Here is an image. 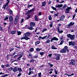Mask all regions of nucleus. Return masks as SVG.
I'll return each instance as SVG.
<instances>
[{
    "instance_id": "obj_33",
    "label": "nucleus",
    "mask_w": 77,
    "mask_h": 77,
    "mask_svg": "<svg viewBox=\"0 0 77 77\" xmlns=\"http://www.w3.org/2000/svg\"><path fill=\"white\" fill-rule=\"evenodd\" d=\"M7 6V5L5 4V5H4L3 7H2V9H4L5 10V8H6V6Z\"/></svg>"
},
{
    "instance_id": "obj_63",
    "label": "nucleus",
    "mask_w": 77,
    "mask_h": 77,
    "mask_svg": "<svg viewBox=\"0 0 77 77\" xmlns=\"http://www.w3.org/2000/svg\"><path fill=\"white\" fill-rule=\"evenodd\" d=\"M32 55L31 54V53H30L29 54V57H31V56H32Z\"/></svg>"
},
{
    "instance_id": "obj_13",
    "label": "nucleus",
    "mask_w": 77,
    "mask_h": 77,
    "mask_svg": "<svg viewBox=\"0 0 77 77\" xmlns=\"http://www.w3.org/2000/svg\"><path fill=\"white\" fill-rule=\"evenodd\" d=\"M57 57L55 58L56 60H59L60 59V56L61 55L60 54H58L57 55Z\"/></svg>"
},
{
    "instance_id": "obj_49",
    "label": "nucleus",
    "mask_w": 77,
    "mask_h": 77,
    "mask_svg": "<svg viewBox=\"0 0 77 77\" xmlns=\"http://www.w3.org/2000/svg\"><path fill=\"white\" fill-rule=\"evenodd\" d=\"M14 50V48H12L10 49V51L11 52L12 51Z\"/></svg>"
},
{
    "instance_id": "obj_25",
    "label": "nucleus",
    "mask_w": 77,
    "mask_h": 77,
    "mask_svg": "<svg viewBox=\"0 0 77 77\" xmlns=\"http://www.w3.org/2000/svg\"><path fill=\"white\" fill-rule=\"evenodd\" d=\"M42 50V48L39 49V48H37L36 49V50L37 51H38V52H39V51H40V50Z\"/></svg>"
},
{
    "instance_id": "obj_40",
    "label": "nucleus",
    "mask_w": 77,
    "mask_h": 77,
    "mask_svg": "<svg viewBox=\"0 0 77 77\" xmlns=\"http://www.w3.org/2000/svg\"><path fill=\"white\" fill-rule=\"evenodd\" d=\"M22 74H21V73L19 72V74L17 75V77H20V76L22 75Z\"/></svg>"
},
{
    "instance_id": "obj_21",
    "label": "nucleus",
    "mask_w": 77,
    "mask_h": 77,
    "mask_svg": "<svg viewBox=\"0 0 77 77\" xmlns=\"http://www.w3.org/2000/svg\"><path fill=\"white\" fill-rule=\"evenodd\" d=\"M14 23L15 24H17L18 23V20H15L14 21Z\"/></svg>"
},
{
    "instance_id": "obj_19",
    "label": "nucleus",
    "mask_w": 77,
    "mask_h": 77,
    "mask_svg": "<svg viewBox=\"0 0 77 77\" xmlns=\"http://www.w3.org/2000/svg\"><path fill=\"white\" fill-rule=\"evenodd\" d=\"M50 42V40L49 39H48L45 42L46 44H49Z\"/></svg>"
},
{
    "instance_id": "obj_8",
    "label": "nucleus",
    "mask_w": 77,
    "mask_h": 77,
    "mask_svg": "<svg viewBox=\"0 0 77 77\" xmlns=\"http://www.w3.org/2000/svg\"><path fill=\"white\" fill-rule=\"evenodd\" d=\"M31 34V33L30 32H28L25 33L24 34V36H30V35Z\"/></svg>"
},
{
    "instance_id": "obj_35",
    "label": "nucleus",
    "mask_w": 77,
    "mask_h": 77,
    "mask_svg": "<svg viewBox=\"0 0 77 77\" xmlns=\"http://www.w3.org/2000/svg\"><path fill=\"white\" fill-rule=\"evenodd\" d=\"M6 9L7 10V11H10V10H11L10 8H9V7H8V6H7V7Z\"/></svg>"
},
{
    "instance_id": "obj_1",
    "label": "nucleus",
    "mask_w": 77,
    "mask_h": 77,
    "mask_svg": "<svg viewBox=\"0 0 77 77\" xmlns=\"http://www.w3.org/2000/svg\"><path fill=\"white\" fill-rule=\"evenodd\" d=\"M67 36L68 38H69L71 40H74L75 39V36L74 35H72L70 34H69L67 35Z\"/></svg>"
},
{
    "instance_id": "obj_5",
    "label": "nucleus",
    "mask_w": 77,
    "mask_h": 77,
    "mask_svg": "<svg viewBox=\"0 0 77 77\" xmlns=\"http://www.w3.org/2000/svg\"><path fill=\"white\" fill-rule=\"evenodd\" d=\"M75 61L74 60H72L71 62L69 63V64L70 65H75V63H76Z\"/></svg>"
},
{
    "instance_id": "obj_27",
    "label": "nucleus",
    "mask_w": 77,
    "mask_h": 77,
    "mask_svg": "<svg viewBox=\"0 0 77 77\" xmlns=\"http://www.w3.org/2000/svg\"><path fill=\"white\" fill-rule=\"evenodd\" d=\"M51 8L53 10H55V11H57V10H56V8H55L53 6L51 7Z\"/></svg>"
},
{
    "instance_id": "obj_15",
    "label": "nucleus",
    "mask_w": 77,
    "mask_h": 77,
    "mask_svg": "<svg viewBox=\"0 0 77 77\" xmlns=\"http://www.w3.org/2000/svg\"><path fill=\"white\" fill-rule=\"evenodd\" d=\"M19 71V72H23V71H22V69L21 68H20L19 67L17 68V71Z\"/></svg>"
},
{
    "instance_id": "obj_32",
    "label": "nucleus",
    "mask_w": 77,
    "mask_h": 77,
    "mask_svg": "<svg viewBox=\"0 0 77 77\" xmlns=\"http://www.w3.org/2000/svg\"><path fill=\"white\" fill-rule=\"evenodd\" d=\"M47 28H45L43 30H42V32L44 33V32L45 31H47Z\"/></svg>"
},
{
    "instance_id": "obj_4",
    "label": "nucleus",
    "mask_w": 77,
    "mask_h": 77,
    "mask_svg": "<svg viewBox=\"0 0 77 77\" xmlns=\"http://www.w3.org/2000/svg\"><path fill=\"white\" fill-rule=\"evenodd\" d=\"M57 32L58 33H59V34H60V33H62L63 32V30H60V27L59 26L57 27Z\"/></svg>"
},
{
    "instance_id": "obj_44",
    "label": "nucleus",
    "mask_w": 77,
    "mask_h": 77,
    "mask_svg": "<svg viewBox=\"0 0 77 77\" xmlns=\"http://www.w3.org/2000/svg\"><path fill=\"white\" fill-rule=\"evenodd\" d=\"M33 50H34V49L33 48H31L30 49V51H33Z\"/></svg>"
},
{
    "instance_id": "obj_17",
    "label": "nucleus",
    "mask_w": 77,
    "mask_h": 77,
    "mask_svg": "<svg viewBox=\"0 0 77 77\" xmlns=\"http://www.w3.org/2000/svg\"><path fill=\"white\" fill-rule=\"evenodd\" d=\"M35 10V8H33L31 10H29L28 11V13H30L31 12H32V11H33Z\"/></svg>"
},
{
    "instance_id": "obj_11",
    "label": "nucleus",
    "mask_w": 77,
    "mask_h": 77,
    "mask_svg": "<svg viewBox=\"0 0 77 77\" xmlns=\"http://www.w3.org/2000/svg\"><path fill=\"white\" fill-rule=\"evenodd\" d=\"M62 6H63V5L62 4L58 5H55V8H62Z\"/></svg>"
},
{
    "instance_id": "obj_53",
    "label": "nucleus",
    "mask_w": 77,
    "mask_h": 77,
    "mask_svg": "<svg viewBox=\"0 0 77 77\" xmlns=\"http://www.w3.org/2000/svg\"><path fill=\"white\" fill-rule=\"evenodd\" d=\"M21 40H23V39H25V36H23L21 38Z\"/></svg>"
},
{
    "instance_id": "obj_46",
    "label": "nucleus",
    "mask_w": 77,
    "mask_h": 77,
    "mask_svg": "<svg viewBox=\"0 0 77 77\" xmlns=\"http://www.w3.org/2000/svg\"><path fill=\"white\" fill-rule=\"evenodd\" d=\"M8 69H9L10 71H12V70L13 69V67H11L9 68Z\"/></svg>"
},
{
    "instance_id": "obj_50",
    "label": "nucleus",
    "mask_w": 77,
    "mask_h": 77,
    "mask_svg": "<svg viewBox=\"0 0 77 77\" xmlns=\"http://www.w3.org/2000/svg\"><path fill=\"white\" fill-rule=\"evenodd\" d=\"M28 8H29V7H32V6H33V5H28Z\"/></svg>"
},
{
    "instance_id": "obj_2",
    "label": "nucleus",
    "mask_w": 77,
    "mask_h": 77,
    "mask_svg": "<svg viewBox=\"0 0 77 77\" xmlns=\"http://www.w3.org/2000/svg\"><path fill=\"white\" fill-rule=\"evenodd\" d=\"M35 26V23L34 22H32L30 23V26L28 28V29L32 30H34V28H33V27Z\"/></svg>"
},
{
    "instance_id": "obj_24",
    "label": "nucleus",
    "mask_w": 77,
    "mask_h": 77,
    "mask_svg": "<svg viewBox=\"0 0 77 77\" xmlns=\"http://www.w3.org/2000/svg\"><path fill=\"white\" fill-rule=\"evenodd\" d=\"M29 39H30V38L28 37L27 36H25V39L26 40H29Z\"/></svg>"
},
{
    "instance_id": "obj_38",
    "label": "nucleus",
    "mask_w": 77,
    "mask_h": 77,
    "mask_svg": "<svg viewBox=\"0 0 77 77\" xmlns=\"http://www.w3.org/2000/svg\"><path fill=\"white\" fill-rule=\"evenodd\" d=\"M48 64L51 67H53V65L50 63H48Z\"/></svg>"
},
{
    "instance_id": "obj_60",
    "label": "nucleus",
    "mask_w": 77,
    "mask_h": 77,
    "mask_svg": "<svg viewBox=\"0 0 77 77\" xmlns=\"http://www.w3.org/2000/svg\"><path fill=\"white\" fill-rule=\"evenodd\" d=\"M52 26H53V24H50L49 25V26L51 27V28Z\"/></svg>"
},
{
    "instance_id": "obj_61",
    "label": "nucleus",
    "mask_w": 77,
    "mask_h": 77,
    "mask_svg": "<svg viewBox=\"0 0 77 77\" xmlns=\"http://www.w3.org/2000/svg\"><path fill=\"white\" fill-rule=\"evenodd\" d=\"M0 27L1 30V31H3V28H2V27H1V26H0Z\"/></svg>"
},
{
    "instance_id": "obj_54",
    "label": "nucleus",
    "mask_w": 77,
    "mask_h": 77,
    "mask_svg": "<svg viewBox=\"0 0 77 77\" xmlns=\"http://www.w3.org/2000/svg\"><path fill=\"white\" fill-rule=\"evenodd\" d=\"M19 56H20L19 57H20V58H21L22 57H23V54H19Z\"/></svg>"
},
{
    "instance_id": "obj_41",
    "label": "nucleus",
    "mask_w": 77,
    "mask_h": 77,
    "mask_svg": "<svg viewBox=\"0 0 77 77\" xmlns=\"http://www.w3.org/2000/svg\"><path fill=\"white\" fill-rule=\"evenodd\" d=\"M72 46H75V43L74 42H72Z\"/></svg>"
},
{
    "instance_id": "obj_34",
    "label": "nucleus",
    "mask_w": 77,
    "mask_h": 77,
    "mask_svg": "<svg viewBox=\"0 0 77 77\" xmlns=\"http://www.w3.org/2000/svg\"><path fill=\"white\" fill-rule=\"evenodd\" d=\"M48 19L49 20H52V17H51V15L49 16Z\"/></svg>"
},
{
    "instance_id": "obj_43",
    "label": "nucleus",
    "mask_w": 77,
    "mask_h": 77,
    "mask_svg": "<svg viewBox=\"0 0 77 77\" xmlns=\"http://www.w3.org/2000/svg\"><path fill=\"white\" fill-rule=\"evenodd\" d=\"M15 20H18V16H17L16 17Z\"/></svg>"
},
{
    "instance_id": "obj_58",
    "label": "nucleus",
    "mask_w": 77,
    "mask_h": 77,
    "mask_svg": "<svg viewBox=\"0 0 77 77\" xmlns=\"http://www.w3.org/2000/svg\"><path fill=\"white\" fill-rule=\"evenodd\" d=\"M1 67H2V68H5V66L4 65H2L1 66Z\"/></svg>"
},
{
    "instance_id": "obj_37",
    "label": "nucleus",
    "mask_w": 77,
    "mask_h": 77,
    "mask_svg": "<svg viewBox=\"0 0 77 77\" xmlns=\"http://www.w3.org/2000/svg\"><path fill=\"white\" fill-rule=\"evenodd\" d=\"M35 61V60L34 59H31L29 60L30 62H33Z\"/></svg>"
},
{
    "instance_id": "obj_7",
    "label": "nucleus",
    "mask_w": 77,
    "mask_h": 77,
    "mask_svg": "<svg viewBox=\"0 0 77 77\" xmlns=\"http://www.w3.org/2000/svg\"><path fill=\"white\" fill-rule=\"evenodd\" d=\"M70 9H71V8L70 7L66 8L65 11V13L66 14H68V13L69 12V10H70Z\"/></svg>"
},
{
    "instance_id": "obj_31",
    "label": "nucleus",
    "mask_w": 77,
    "mask_h": 77,
    "mask_svg": "<svg viewBox=\"0 0 77 77\" xmlns=\"http://www.w3.org/2000/svg\"><path fill=\"white\" fill-rule=\"evenodd\" d=\"M7 1L8 2H7L5 5H7V6H8V4H9V2H10V1L9 0H7Z\"/></svg>"
},
{
    "instance_id": "obj_6",
    "label": "nucleus",
    "mask_w": 77,
    "mask_h": 77,
    "mask_svg": "<svg viewBox=\"0 0 77 77\" xmlns=\"http://www.w3.org/2000/svg\"><path fill=\"white\" fill-rule=\"evenodd\" d=\"M13 71L14 72H16L18 71V68L17 67H14V68H13Z\"/></svg>"
},
{
    "instance_id": "obj_9",
    "label": "nucleus",
    "mask_w": 77,
    "mask_h": 77,
    "mask_svg": "<svg viewBox=\"0 0 77 77\" xmlns=\"http://www.w3.org/2000/svg\"><path fill=\"white\" fill-rule=\"evenodd\" d=\"M60 53H65L66 52V50L65 49H63L60 51Z\"/></svg>"
},
{
    "instance_id": "obj_26",
    "label": "nucleus",
    "mask_w": 77,
    "mask_h": 77,
    "mask_svg": "<svg viewBox=\"0 0 77 77\" xmlns=\"http://www.w3.org/2000/svg\"><path fill=\"white\" fill-rule=\"evenodd\" d=\"M5 66H6V67H7V68H9L10 66L9 64L8 63L5 64Z\"/></svg>"
},
{
    "instance_id": "obj_45",
    "label": "nucleus",
    "mask_w": 77,
    "mask_h": 77,
    "mask_svg": "<svg viewBox=\"0 0 77 77\" xmlns=\"http://www.w3.org/2000/svg\"><path fill=\"white\" fill-rule=\"evenodd\" d=\"M72 42H69V46H71V45H72Z\"/></svg>"
},
{
    "instance_id": "obj_47",
    "label": "nucleus",
    "mask_w": 77,
    "mask_h": 77,
    "mask_svg": "<svg viewBox=\"0 0 77 77\" xmlns=\"http://www.w3.org/2000/svg\"><path fill=\"white\" fill-rule=\"evenodd\" d=\"M38 75L39 77H41V72L38 73Z\"/></svg>"
},
{
    "instance_id": "obj_64",
    "label": "nucleus",
    "mask_w": 77,
    "mask_h": 77,
    "mask_svg": "<svg viewBox=\"0 0 77 77\" xmlns=\"http://www.w3.org/2000/svg\"><path fill=\"white\" fill-rule=\"evenodd\" d=\"M38 55H35L34 56V58H38Z\"/></svg>"
},
{
    "instance_id": "obj_30",
    "label": "nucleus",
    "mask_w": 77,
    "mask_h": 77,
    "mask_svg": "<svg viewBox=\"0 0 77 77\" xmlns=\"http://www.w3.org/2000/svg\"><path fill=\"white\" fill-rule=\"evenodd\" d=\"M17 33L18 35H20L21 34V32L20 31H17Z\"/></svg>"
},
{
    "instance_id": "obj_18",
    "label": "nucleus",
    "mask_w": 77,
    "mask_h": 77,
    "mask_svg": "<svg viewBox=\"0 0 77 77\" xmlns=\"http://www.w3.org/2000/svg\"><path fill=\"white\" fill-rule=\"evenodd\" d=\"M6 17L4 19V21H6L7 20H8L9 16H6Z\"/></svg>"
},
{
    "instance_id": "obj_55",
    "label": "nucleus",
    "mask_w": 77,
    "mask_h": 77,
    "mask_svg": "<svg viewBox=\"0 0 77 77\" xmlns=\"http://www.w3.org/2000/svg\"><path fill=\"white\" fill-rule=\"evenodd\" d=\"M51 56H52V54H49L48 55V56L49 57H51Z\"/></svg>"
},
{
    "instance_id": "obj_20",
    "label": "nucleus",
    "mask_w": 77,
    "mask_h": 77,
    "mask_svg": "<svg viewBox=\"0 0 77 77\" xmlns=\"http://www.w3.org/2000/svg\"><path fill=\"white\" fill-rule=\"evenodd\" d=\"M52 38H53V40H54V41H58V40H59L58 38H57L56 37H54Z\"/></svg>"
},
{
    "instance_id": "obj_57",
    "label": "nucleus",
    "mask_w": 77,
    "mask_h": 77,
    "mask_svg": "<svg viewBox=\"0 0 77 77\" xmlns=\"http://www.w3.org/2000/svg\"><path fill=\"white\" fill-rule=\"evenodd\" d=\"M24 21V19H22V20L20 21V23H22Z\"/></svg>"
},
{
    "instance_id": "obj_14",
    "label": "nucleus",
    "mask_w": 77,
    "mask_h": 77,
    "mask_svg": "<svg viewBox=\"0 0 77 77\" xmlns=\"http://www.w3.org/2000/svg\"><path fill=\"white\" fill-rule=\"evenodd\" d=\"M9 19L10 22H12V21H13V17H12V16H10L9 17Z\"/></svg>"
},
{
    "instance_id": "obj_59",
    "label": "nucleus",
    "mask_w": 77,
    "mask_h": 77,
    "mask_svg": "<svg viewBox=\"0 0 77 77\" xmlns=\"http://www.w3.org/2000/svg\"><path fill=\"white\" fill-rule=\"evenodd\" d=\"M59 14V13H57V14H54V16H56V17H58V15H58Z\"/></svg>"
},
{
    "instance_id": "obj_51",
    "label": "nucleus",
    "mask_w": 77,
    "mask_h": 77,
    "mask_svg": "<svg viewBox=\"0 0 77 77\" xmlns=\"http://www.w3.org/2000/svg\"><path fill=\"white\" fill-rule=\"evenodd\" d=\"M54 71L55 74H57V70H56V69H55Z\"/></svg>"
},
{
    "instance_id": "obj_12",
    "label": "nucleus",
    "mask_w": 77,
    "mask_h": 77,
    "mask_svg": "<svg viewBox=\"0 0 77 77\" xmlns=\"http://www.w3.org/2000/svg\"><path fill=\"white\" fill-rule=\"evenodd\" d=\"M42 4V7H44L45 6V4H46V2L45 1L44 2H42L41 3Z\"/></svg>"
},
{
    "instance_id": "obj_36",
    "label": "nucleus",
    "mask_w": 77,
    "mask_h": 77,
    "mask_svg": "<svg viewBox=\"0 0 77 77\" xmlns=\"http://www.w3.org/2000/svg\"><path fill=\"white\" fill-rule=\"evenodd\" d=\"M64 49H65V50H67V49H68V46H66L64 47Z\"/></svg>"
},
{
    "instance_id": "obj_52",
    "label": "nucleus",
    "mask_w": 77,
    "mask_h": 77,
    "mask_svg": "<svg viewBox=\"0 0 77 77\" xmlns=\"http://www.w3.org/2000/svg\"><path fill=\"white\" fill-rule=\"evenodd\" d=\"M76 15V14H74L73 15V18H72V19H74V18H75V15Z\"/></svg>"
},
{
    "instance_id": "obj_56",
    "label": "nucleus",
    "mask_w": 77,
    "mask_h": 77,
    "mask_svg": "<svg viewBox=\"0 0 77 77\" xmlns=\"http://www.w3.org/2000/svg\"><path fill=\"white\" fill-rule=\"evenodd\" d=\"M67 5H64L63 6V8H66L67 7Z\"/></svg>"
},
{
    "instance_id": "obj_3",
    "label": "nucleus",
    "mask_w": 77,
    "mask_h": 77,
    "mask_svg": "<svg viewBox=\"0 0 77 77\" xmlns=\"http://www.w3.org/2000/svg\"><path fill=\"white\" fill-rule=\"evenodd\" d=\"M74 24V23L72 22H70L69 24H68L67 26V29H70L72 28V26Z\"/></svg>"
},
{
    "instance_id": "obj_29",
    "label": "nucleus",
    "mask_w": 77,
    "mask_h": 77,
    "mask_svg": "<svg viewBox=\"0 0 77 77\" xmlns=\"http://www.w3.org/2000/svg\"><path fill=\"white\" fill-rule=\"evenodd\" d=\"M51 48L52 49H57V48H56V47H55V46H52L51 47Z\"/></svg>"
},
{
    "instance_id": "obj_16",
    "label": "nucleus",
    "mask_w": 77,
    "mask_h": 77,
    "mask_svg": "<svg viewBox=\"0 0 77 77\" xmlns=\"http://www.w3.org/2000/svg\"><path fill=\"white\" fill-rule=\"evenodd\" d=\"M16 33V31L15 30H13L11 32V35H14V34H15V33Z\"/></svg>"
},
{
    "instance_id": "obj_10",
    "label": "nucleus",
    "mask_w": 77,
    "mask_h": 77,
    "mask_svg": "<svg viewBox=\"0 0 77 77\" xmlns=\"http://www.w3.org/2000/svg\"><path fill=\"white\" fill-rule=\"evenodd\" d=\"M65 16L64 15L61 16L60 18V21H63V19L65 18Z\"/></svg>"
},
{
    "instance_id": "obj_23",
    "label": "nucleus",
    "mask_w": 77,
    "mask_h": 77,
    "mask_svg": "<svg viewBox=\"0 0 77 77\" xmlns=\"http://www.w3.org/2000/svg\"><path fill=\"white\" fill-rule=\"evenodd\" d=\"M40 43V42L39 41H38L37 42H36L35 43V45H37L38 44H39Z\"/></svg>"
},
{
    "instance_id": "obj_39",
    "label": "nucleus",
    "mask_w": 77,
    "mask_h": 77,
    "mask_svg": "<svg viewBox=\"0 0 77 77\" xmlns=\"http://www.w3.org/2000/svg\"><path fill=\"white\" fill-rule=\"evenodd\" d=\"M32 73H33V72L32 71H30V72H29V73H28V75H30V74H32Z\"/></svg>"
},
{
    "instance_id": "obj_42",
    "label": "nucleus",
    "mask_w": 77,
    "mask_h": 77,
    "mask_svg": "<svg viewBox=\"0 0 77 77\" xmlns=\"http://www.w3.org/2000/svg\"><path fill=\"white\" fill-rule=\"evenodd\" d=\"M47 36L46 35L45 36L43 37H42V39H45Z\"/></svg>"
},
{
    "instance_id": "obj_62",
    "label": "nucleus",
    "mask_w": 77,
    "mask_h": 77,
    "mask_svg": "<svg viewBox=\"0 0 77 77\" xmlns=\"http://www.w3.org/2000/svg\"><path fill=\"white\" fill-rule=\"evenodd\" d=\"M10 14H12L13 12L11 10H10Z\"/></svg>"
},
{
    "instance_id": "obj_22",
    "label": "nucleus",
    "mask_w": 77,
    "mask_h": 77,
    "mask_svg": "<svg viewBox=\"0 0 77 77\" xmlns=\"http://www.w3.org/2000/svg\"><path fill=\"white\" fill-rule=\"evenodd\" d=\"M45 54V53H44V52H40V54L41 55V56H43V55H44V54Z\"/></svg>"
},
{
    "instance_id": "obj_28",
    "label": "nucleus",
    "mask_w": 77,
    "mask_h": 77,
    "mask_svg": "<svg viewBox=\"0 0 77 77\" xmlns=\"http://www.w3.org/2000/svg\"><path fill=\"white\" fill-rule=\"evenodd\" d=\"M38 16H35V21H38Z\"/></svg>"
},
{
    "instance_id": "obj_48",
    "label": "nucleus",
    "mask_w": 77,
    "mask_h": 77,
    "mask_svg": "<svg viewBox=\"0 0 77 77\" xmlns=\"http://www.w3.org/2000/svg\"><path fill=\"white\" fill-rule=\"evenodd\" d=\"M63 43V40H62L59 45H62Z\"/></svg>"
}]
</instances>
